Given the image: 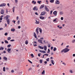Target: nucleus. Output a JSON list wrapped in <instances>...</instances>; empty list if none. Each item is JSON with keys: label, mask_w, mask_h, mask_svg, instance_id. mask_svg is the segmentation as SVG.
<instances>
[{"label": "nucleus", "mask_w": 75, "mask_h": 75, "mask_svg": "<svg viewBox=\"0 0 75 75\" xmlns=\"http://www.w3.org/2000/svg\"><path fill=\"white\" fill-rule=\"evenodd\" d=\"M15 3H17V2H18V0H15Z\"/></svg>", "instance_id": "bf43d9fd"}, {"label": "nucleus", "mask_w": 75, "mask_h": 75, "mask_svg": "<svg viewBox=\"0 0 75 75\" xmlns=\"http://www.w3.org/2000/svg\"><path fill=\"white\" fill-rule=\"evenodd\" d=\"M51 62L52 65H54V60H51Z\"/></svg>", "instance_id": "6ab92c4d"}, {"label": "nucleus", "mask_w": 75, "mask_h": 75, "mask_svg": "<svg viewBox=\"0 0 75 75\" xmlns=\"http://www.w3.org/2000/svg\"><path fill=\"white\" fill-rule=\"evenodd\" d=\"M52 11H50V14H51V15L52 14Z\"/></svg>", "instance_id": "864d4df0"}, {"label": "nucleus", "mask_w": 75, "mask_h": 75, "mask_svg": "<svg viewBox=\"0 0 75 75\" xmlns=\"http://www.w3.org/2000/svg\"><path fill=\"white\" fill-rule=\"evenodd\" d=\"M38 42H40V43H41V44H43V43L42 42V41H41V40H38Z\"/></svg>", "instance_id": "dca6fc26"}, {"label": "nucleus", "mask_w": 75, "mask_h": 75, "mask_svg": "<svg viewBox=\"0 0 75 75\" xmlns=\"http://www.w3.org/2000/svg\"><path fill=\"white\" fill-rule=\"evenodd\" d=\"M42 75H44V74H45V70H44L43 71L42 73Z\"/></svg>", "instance_id": "c85d7f7f"}, {"label": "nucleus", "mask_w": 75, "mask_h": 75, "mask_svg": "<svg viewBox=\"0 0 75 75\" xmlns=\"http://www.w3.org/2000/svg\"><path fill=\"white\" fill-rule=\"evenodd\" d=\"M19 75H21V74H22V73H23V71H19Z\"/></svg>", "instance_id": "f704fd0d"}, {"label": "nucleus", "mask_w": 75, "mask_h": 75, "mask_svg": "<svg viewBox=\"0 0 75 75\" xmlns=\"http://www.w3.org/2000/svg\"><path fill=\"white\" fill-rule=\"evenodd\" d=\"M13 12L14 13V10L15 9V7L14 6L13 8Z\"/></svg>", "instance_id": "7c9ffc66"}, {"label": "nucleus", "mask_w": 75, "mask_h": 75, "mask_svg": "<svg viewBox=\"0 0 75 75\" xmlns=\"http://www.w3.org/2000/svg\"><path fill=\"white\" fill-rule=\"evenodd\" d=\"M5 42L6 44H8V42L7 40H5Z\"/></svg>", "instance_id": "a19ab883"}, {"label": "nucleus", "mask_w": 75, "mask_h": 75, "mask_svg": "<svg viewBox=\"0 0 75 75\" xmlns=\"http://www.w3.org/2000/svg\"><path fill=\"white\" fill-rule=\"evenodd\" d=\"M7 23L8 24H10V19H8L7 20Z\"/></svg>", "instance_id": "f3484780"}, {"label": "nucleus", "mask_w": 75, "mask_h": 75, "mask_svg": "<svg viewBox=\"0 0 75 75\" xmlns=\"http://www.w3.org/2000/svg\"><path fill=\"white\" fill-rule=\"evenodd\" d=\"M73 57H75V54H73Z\"/></svg>", "instance_id": "774afa93"}, {"label": "nucleus", "mask_w": 75, "mask_h": 75, "mask_svg": "<svg viewBox=\"0 0 75 75\" xmlns=\"http://www.w3.org/2000/svg\"><path fill=\"white\" fill-rule=\"evenodd\" d=\"M51 49L52 50H53V47H51Z\"/></svg>", "instance_id": "338daca9"}, {"label": "nucleus", "mask_w": 75, "mask_h": 75, "mask_svg": "<svg viewBox=\"0 0 75 75\" xmlns=\"http://www.w3.org/2000/svg\"><path fill=\"white\" fill-rule=\"evenodd\" d=\"M31 70H32V68H29L28 71L29 72H30V71H31Z\"/></svg>", "instance_id": "2f4dec72"}, {"label": "nucleus", "mask_w": 75, "mask_h": 75, "mask_svg": "<svg viewBox=\"0 0 75 75\" xmlns=\"http://www.w3.org/2000/svg\"><path fill=\"white\" fill-rule=\"evenodd\" d=\"M44 7V5H41L40 7V9H41V8H43Z\"/></svg>", "instance_id": "c756f323"}, {"label": "nucleus", "mask_w": 75, "mask_h": 75, "mask_svg": "<svg viewBox=\"0 0 75 75\" xmlns=\"http://www.w3.org/2000/svg\"><path fill=\"white\" fill-rule=\"evenodd\" d=\"M60 15H63L64 14V12L62 11H61L59 12Z\"/></svg>", "instance_id": "2eb2a0df"}, {"label": "nucleus", "mask_w": 75, "mask_h": 75, "mask_svg": "<svg viewBox=\"0 0 75 75\" xmlns=\"http://www.w3.org/2000/svg\"><path fill=\"white\" fill-rule=\"evenodd\" d=\"M44 55H45L46 56H48V54H44Z\"/></svg>", "instance_id": "603ef678"}, {"label": "nucleus", "mask_w": 75, "mask_h": 75, "mask_svg": "<svg viewBox=\"0 0 75 75\" xmlns=\"http://www.w3.org/2000/svg\"><path fill=\"white\" fill-rule=\"evenodd\" d=\"M7 34H8V33H5V35H6V36L7 35Z\"/></svg>", "instance_id": "5fc2aeb1"}, {"label": "nucleus", "mask_w": 75, "mask_h": 75, "mask_svg": "<svg viewBox=\"0 0 75 75\" xmlns=\"http://www.w3.org/2000/svg\"><path fill=\"white\" fill-rule=\"evenodd\" d=\"M17 23L18 24H20V21H18V22H17Z\"/></svg>", "instance_id": "4d7b16f0"}, {"label": "nucleus", "mask_w": 75, "mask_h": 75, "mask_svg": "<svg viewBox=\"0 0 75 75\" xmlns=\"http://www.w3.org/2000/svg\"><path fill=\"white\" fill-rule=\"evenodd\" d=\"M11 39V37H8V38H7V40H10Z\"/></svg>", "instance_id": "4c0bfd02"}, {"label": "nucleus", "mask_w": 75, "mask_h": 75, "mask_svg": "<svg viewBox=\"0 0 75 75\" xmlns=\"http://www.w3.org/2000/svg\"><path fill=\"white\" fill-rule=\"evenodd\" d=\"M54 0H51L50 1V2L51 3H54Z\"/></svg>", "instance_id": "a211bd4d"}, {"label": "nucleus", "mask_w": 75, "mask_h": 75, "mask_svg": "<svg viewBox=\"0 0 75 75\" xmlns=\"http://www.w3.org/2000/svg\"><path fill=\"white\" fill-rule=\"evenodd\" d=\"M39 29L38 28H37L36 30V31L37 33V34H38V33H39Z\"/></svg>", "instance_id": "423d86ee"}, {"label": "nucleus", "mask_w": 75, "mask_h": 75, "mask_svg": "<svg viewBox=\"0 0 75 75\" xmlns=\"http://www.w3.org/2000/svg\"><path fill=\"white\" fill-rule=\"evenodd\" d=\"M3 30V28H0V30Z\"/></svg>", "instance_id": "0e129e2a"}, {"label": "nucleus", "mask_w": 75, "mask_h": 75, "mask_svg": "<svg viewBox=\"0 0 75 75\" xmlns=\"http://www.w3.org/2000/svg\"><path fill=\"white\" fill-rule=\"evenodd\" d=\"M64 49V53L67 52H68V51H69V49H68L67 48H66Z\"/></svg>", "instance_id": "f257e3e1"}, {"label": "nucleus", "mask_w": 75, "mask_h": 75, "mask_svg": "<svg viewBox=\"0 0 75 75\" xmlns=\"http://www.w3.org/2000/svg\"><path fill=\"white\" fill-rule=\"evenodd\" d=\"M11 72H12V73H14V71L13 70H11Z\"/></svg>", "instance_id": "49530a36"}, {"label": "nucleus", "mask_w": 75, "mask_h": 75, "mask_svg": "<svg viewBox=\"0 0 75 75\" xmlns=\"http://www.w3.org/2000/svg\"><path fill=\"white\" fill-rule=\"evenodd\" d=\"M57 11H55L53 12V14H54V15L57 16Z\"/></svg>", "instance_id": "9b49d317"}, {"label": "nucleus", "mask_w": 75, "mask_h": 75, "mask_svg": "<svg viewBox=\"0 0 75 75\" xmlns=\"http://www.w3.org/2000/svg\"><path fill=\"white\" fill-rule=\"evenodd\" d=\"M32 3H33V4H36V1H33Z\"/></svg>", "instance_id": "412c9836"}, {"label": "nucleus", "mask_w": 75, "mask_h": 75, "mask_svg": "<svg viewBox=\"0 0 75 75\" xmlns=\"http://www.w3.org/2000/svg\"><path fill=\"white\" fill-rule=\"evenodd\" d=\"M72 43H74V42H75V40H72Z\"/></svg>", "instance_id": "8fccbe9b"}, {"label": "nucleus", "mask_w": 75, "mask_h": 75, "mask_svg": "<svg viewBox=\"0 0 75 75\" xmlns=\"http://www.w3.org/2000/svg\"><path fill=\"white\" fill-rule=\"evenodd\" d=\"M61 20H64V18L63 17H61Z\"/></svg>", "instance_id": "09e8293b"}, {"label": "nucleus", "mask_w": 75, "mask_h": 75, "mask_svg": "<svg viewBox=\"0 0 75 75\" xmlns=\"http://www.w3.org/2000/svg\"><path fill=\"white\" fill-rule=\"evenodd\" d=\"M64 52V49L62 50L61 51V52Z\"/></svg>", "instance_id": "6e6d98bb"}, {"label": "nucleus", "mask_w": 75, "mask_h": 75, "mask_svg": "<svg viewBox=\"0 0 75 75\" xmlns=\"http://www.w3.org/2000/svg\"><path fill=\"white\" fill-rule=\"evenodd\" d=\"M23 7V5L22 4H21V5H20V7Z\"/></svg>", "instance_id": "680f3d73"}, {"label": "nucleus", "mask_w": 75, "mask_h": 75, "mask_svg": "<svg viewBox=\"0 0 75 75\" xmlns=\"http://www.w3.org/2000/svg\"><path fill=\"white\" fill-rule=\"evenodd\" d=\"M4 10L2 9L1 10V14H4Z\"/></svg>", "instance_id": "ddd939ff"}, {"label": "nucleus", "mask_w": 75, "mask_h": 75, "mask_svg": "<svg viewBox=\"0 0 75 75\" xmlns=\"http://www.w3.org/2000/svg\"><path fill=\"white\" fill-rule=\"evenodd\" d=\"M43 48H44L45 51H47V46H44L43 47Z\"/></svg>", "instance_id": "1a4fd4ad"}, {"label": "nucleus", "mask_w": 75, "mask_h": 75, "mask_svg": "<svg viewBox=\"0 0 75 75\" xmlns=\"http://www.w3.org/2000/svg\"><path fill=\"white\" fill-rule=\"evenodd\" d=\"M15 41L13 39V40H10V41Z\"/></svg>", "instance_id": "052dcab7"}, {"label": "nucleus", "mask_w": 75, "mask_h": 75, "mask_svg": "<svg viewBox=\"0 0 75 75\" xmlns=\"http://www.w3.org/2000/svg\"><path fill=\"white\" fill-rule=\"evenodd\" d=\"M30 55L32 58H34V55H33V54H31Z\"/></svg>", "instance_id": "37998d69"}, {"label": "nucleus", "mask_w": 75, "mask_h": 75, "mask_svg": "<svg viewBox=\"0 0 75 75\" xmlns=\"http://www.w3.org/2000/svg\"><path fill=\"white\" fill-rule=\"evenodd\" d=\"M40 64H42V60L41 59H40Z\"/></svg>", "instance_id": "58836bf2"}, {"label": "nucleus", "mask_w": 75, "mask_h": 75, "mask_svg": "<svg viewBox=\"0 0 75 75\" xmlns=\"http://www.w3.org/2000/svg\"><path fill=\"white\" fill-rule=\"evenodd\" d=\"M16 20H18V16H17L16 17Z\"/></svg>", "instance_id": "69168bd1"}, {"label": "nucleus", "mask_w": 75, "mask_h": 75, "mask_svg": "<svg viewBox=\"0 0 75 75\" xmlns=\"http://www.w3.org/2000/svg\"><path fill=\"white\" fill-rule=\"evenodd\" d=\"M55 4H59L60 2H59V1L57 0L55 1Z\"/></svg>", "instance_id": "7ed1b4c3"}, {"label": "nucleus", "mask_w": 75, "mask_h": 75, "mask_svg": "<svg viewBox=\"0 0 75 75\" xmlns=\"http://www.w3.org/2000/svg\"><path fill=\"white\" fill-rule=\"evenodd\" d=\"M48 52H47V53H50V49H48Z\"/></svg>", "instance_id": "3c124183"}, {"label": "nucleus", "mask_w": 75, "mask_h": 75, "mask_svg": "<svg viewBox=\"0 0 75 75\" xmlns=\"http://www.w3.org/2000/svg\"><path fill=\"white\" fill-rule=\"evenodd\" d=\"M62 64H63V65H64L65 66V65H66V64L65 63V62H62Z\"/></svg>", "instance_id": "79ce46f5"}, {"label": "nucleus", "mask_w": 75, "mask_h": 75, "mask_svg": "<svg viewBox=\"0 0 75 75\" xmlns=\"http://www.w3.org/2000/svg\"><path fill=\"white\" fill-rule=\"evenodd\" d=\"M37 3H39V4H41V1H37Z\"/></svg>", "instance_id": "473e14b6"}, {"label": "nucleus", "mask_w": 75, "mask_h": 75, "mask_svg": "<svg viewBox=\"0 0 75 75\" xmlns=\"http://www.w3.org/2000/svg\"><path fill=\"white\" fill-rule=\"evenodd\" d=\"M57 18H55L53 20V22H55V23H57Z\"/></svg>", "instance_id": "aec40b11"}, {"label": "nucleus", "mask_w": 75, "mask_h": 75, "mask_svg": "<svg viewBox=\"0 0 75 75\" xmlns=\"http://www.w3.org/2000/svg\"><path fill=\"white\" fill-rule=\"evenodd\" d=\"M10 17V16L9 15L6 16V17H5L4 18H6V20H7L8 18Z\"/></svg>", "instance_id": "6e6552de"}, {"label": "nucleus", "mask_w": 75, "mask_h": 75, "mask_svg": "<svg viewBox=\"0 0 75 75\" xmlns=\"http://www.w3.org/2000/svg\"><path fill=\"white\" fill-rule=\"evenodd\" d=\"M47 46H48V47H50V44H49L47 45Z\"/></svg>", "instance_id": "e2e57ef3"}, {"label": "nucleus", "mask_w": 75, "mask_h": 75, "mask_svg": "<svg viewBox=\"0 0 75 75\" xmlns=\"http://www.w3.org/2000/svg\"><path fill=\"white\" fill-rule=\"evenodd\" d=\"M7 51L8 53H11V52H10V51H11V49L8 48L7 50Z\"/></svg>", "instance_id": "9d476101"}, {"label": "nucleus", "mask_w": 75, "mask_h": 75, "mask_svg": "<svg viewBox=\"0 0 75 75\" xmlns=\"http://www.w3.org/2000/svg\"><path fill=\"white\" fill-rule=\"evenodd\" d=\"M10 47H11V45H7V47L8 48H10Z\"/></svg>", "instance_id": "ea45409f"}, {"label": "nucleus", "mask_w": 75, "mask_h": 75, "mask_svg": "<svg viewBox=\"0 0 75 75\" xmlns=\"http://www.w3.org/2000/svg\"><path fill=\"white\" fill-rule=\"evenodd\" d=\"M35 23L36 24H40V21H39V20L38 19H36Z\"/></svg>", "instance_id": "f03ea898"}, {"label": "nucleus", "mask_w": 75, "mask_h": 75, "mask_svg": "<svg viewBox=\"0 0 75 75\" xmlns=\"http://www.w3.org/2000/svg\"><path fill=\"white\" fill-rule=\"evenodd\" d=\"M50 59V58H47V59H46V60L47 61V62H49V60Z\"/></svg>", "instance_id": "c03bdc74"}, {"label": "nucleus", "mask_w": 75, "mask_h": 75, "mask_svg": "<svg viewBox=\"0 0 75 75\" xmlns=\"http://www.w3.org/2000/svg\"><path fill=\"white\" fill-rule=\"evenodd\" d=\"M33 10H36V11H37L38 10V8L37 7L35 6L33 8Z\"/></svg>", "instance_id": "39448f33"}, {"label": "nucleus", "mask_w": 75, "mask_h": 75, "mask_svg": "<svg viewBox=\"0 0 75 75\" xmlns=\"http://www.w3.org/2000/svg\"><path fill=\"white\" fill-rule=\"evenodd\" d=\"M45 12H42L41 13V14H40V16H42L43 15H45Z\"/></svg>", "instance_id": "4468645a"}, {"label": "nucleus", "mask_w": 75, "mask_h": 75, "mask_svg": "<svg viewBox=\"0 0 75 75\" xmlns=\"http://www.w3.org/2000/svg\"><path fill=\"white\" fill-rule=\"evenodd\" d=\"M3 71L4 72H5V71H6V69L5 68V67H4L3 68Z\"/></svg>", "instance_id": "e433bc0d"}, {"label": "nucleus", "mask_w": 75, "mask_h": 75, "mask_svg": "<svg viewBox=\"0 0 75 75\" xmlns=\"http://www.w3.org/2000/svg\"><path fill=\"white\" fill-rule=\"evenodd\" d=\"M39 31L40 34H41V33H42V30H41V28H39Z\"/></svg>", "instance_id": "cd10ccee"}, {"label": "nucleus", "mask_w": 75, "mask_h": 75, "mask_svg": "<svg viewBox=\"0 0 75 75\" xmlns=\"http://www.w3.org/2000/svg\"><path fill=\"white\" fill-rule=\"evenodd\" d=\"M44 17H43V16H40V19H42V20H44Z\"/></svg>", "instance_id": "4be33fe9"}, {"label": "nucleus", "mask_w": 75, "mask_h": 75, "mask_svg": "<svg viewBox=\"0 0 75 75\" xmlns=\"http://www.w3.org/2000/svg\"><path fill=\"white\" fill-rule=\"evenodd\" d=\"M69 71L70 73H71V74H72V73H73V71L72 70H70Z\"/></svg>", "instance_id": "c9c22d12"}, {"label": "nucleus", "mask_w": 75, "mask_h": 75, "mask_svg": "<svg viewBox=\"0 0 75 75\" xmlns=\"http://www.w3.org/2000/svg\"><path fill=\"white\" fill-rule=\"evenodd\" d=\"M4 59L5 61H7V58L6 57H4Z\"/></svg>", "instance_id": "5701e85b"}, {"label": "nucleus", "mask_w": 75, "mask_h": 75, "mask_svg": "<svg viewBox=\"0 0 75 75\" xmlns=\"http://www.w3.org/2000/svg\"><path fill=\"white\" fill-rule=\"evenodd\" d=\"M34 37H35V38H36L37 35H36V34H35V32H34Z\"/></svg>", "instance_id": "bb28decb"}, {"label": "nucleus", "mask_w": 75, "mask_h": 75, "mask_svg": "<svg viewBox=\"0 0 75 75\" xmlns=\"http://www.w3.org/2000/svg\"><path fill=\"white\" fill-rule=\"evenodd\" d=\"M38 47L39 48H40V49H42V50H44V47H42L40 46H38Z\"/></svg>", "instance_id": "f8f14e48"}, {"label": "nucleus", "mask_w": 75, "mask_h": 75, "mask_svg": "<svg viewBox=\"0 0 75 75\" xmlns=\"http://www.w3.org/2000/svg\"><path fill=\"white\" fill-rule=\"evenodd\" d=\"M35 14H36V15H37V16H38V13H37V12L35 13Z\"/></svg>", "instance_id": "13d9d810"}, {"label": "nucleus", "mask_w": 75, "mask_h": 75, "mask_svg": "<svg viewBox=\"0 0 75 75\" xmlns=\"http://www.w3.org/2000/svg\"><path fill=\"white\" fill-rule=\"evenodd\" d=\"M4 50V47H0V50Z\"/></svg>", "instance_id": "b1692460"}, {"label": "nucleus", "mask_w": 75, "mask_h": 75, "mask_svg": "<svg viewBox=\"0 0 75 75\" xmlns=\"http://www.w3.org/2000/svg\"><path fill=\"white\" fill-rule=\"evenodd\" d=\"M28 40H27L25 41V44H26V45H27V44H28Z\"/></svg>", "instance_id": "393cba45"}, {"label": "nucleus", "mask_w": 75, "mask_h": 75, "mask_svg": "<svg viewBox=\"0 0 75 75\" xmlns=\"http://www.w3.org/2000/svg\"><path fill=\"white\" fill-rule=\"evenodd\" d=\"M28 61L29 62H30V63L31 64H33V62H31V61L30 60H28Z\"/></svg>", "instance_id": "a18cd8bd"}, {"label": "nucleus", "mask_w": 75, "mask_h": 75, "mask_svg": "<svg viewBox=\"0 0 75 75\" xmlns=\"http://www.w3.org/2000/svg\"><path fill=\"white\" fill-rule=\"evenodd\" d=\"M42 53H46V52H45V51L42 50Z\"/></svg>", "instance_id": "de8ad7c7"}, {"label": "nucleus", "mask_w": 75, "mask_h": 75, "mask_svg": "<svg viewBox=\"0 0 75 75\" xmlns=\"http://www.w3.org/2000/svg\"><path fill=\"white\" fill-rule=\"evenodd\" d=\"M57 50V48L55 47H54L53 49V51H55Z\"/></svg>", "instance_id": "72a5a7b5"}, {"label": "nucleus", "mask_w": 75, "mask_h": 75, "mask_svg": "<svg viewBox=\"0 0 75 75\" xmlns=\"http://www.w3.org/2000/svg\"><path fill=\"white\" fill-rule=\"evenodd\" d=\"M6 4L5 3H3L0 5V7H3L4 6H6Z\"/></svg>", "instance_id": "20e7f679"}, {"label": "nucleus", "mask_w": 75, "mask_h": 75, "mask_svg": "<svg viewBox=\"0 0 75 75\" xmlns=\"http://www.w3.org/2000/svg\"><path fill=\"white\" fill-rule=\"evenodd\" d=\"M15 30V29H14V28H12L11 29V31H12L13 32Z\"/></svg>", "instance_id": "a878e982"}, {"label": "nucleus", "mask_w": 75, "mask_h": 75, "mask_svg": "<svg viewBox=\"0 0 75 75\" xmlns=\"http://www.w3.org/2000/svg\"><path fill=\"white\" fill-rule=\"evenodd\" d=\"M45 9L47 11H49V9L47 8V6H45Z\"/></svg>", "instance_id": "0eeeda50"}]
</instances>
